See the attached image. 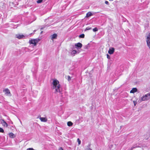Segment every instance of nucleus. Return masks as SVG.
<instances>
[{
    "label": "nucleus",
    "mask_w": 150,
    "mask_h": 150,
    "mask_svg": "<svg viewBox=\"0 0 150 150\" xmlns=\"http://www.w3.org/2000/svg\"><path fill=\"white\" fill-rule=\"evenodd\" d=\"M53 88L55 89V93L59 92L61 93L62 89L60 87V85L59 84V81L57 79L54 80L53 83Z\"/></svg>",
    "instance_id": "nucleus-1"
},
{
    "label": "nucleus",
    "mask_w": 150,
    "mask_h": 150,
    "mask_svg": "<svg viewBox=\"0 0 150 150\" xmlns=\"http://www.w3.org/2000/svg\"><path fill=\"white\" fill-rule=\"evenodd\" d=\"M141 101H146L150 99V93L145 94L140 98Z\"/></svg>",
    "instance_id": "nucleus-2"
},
{
    "label": "nucleus",
    "mask_w": 150,
    "mask_h": 150,
    "mask_svg": "<svg viewBox=\"0 0 150 150\" xmlns=\"http://www.w3.org/2000/svg\"><path fill=\"white\" fill-rule=\"evenodd\" d=\"M145 37L146 38V42L147 46L150 50V33H149L146 34Z\"/></svg>",
    "instance_id": "nucleus-3"
},
{
    "label": "nucleus",
    "mask_w": 150,
    "mask_h": 150,
    "mask_svg": "<svg viewBox=\"0 0 150 150\" xmlns=\"http://www.w3.org/2000/svg\"><path fill=\"white\" fill-rule=\"evenodd\" d=\"M40 39H35L33 40H31L29 41L30 44H33L34 46H35L37 43L40 41Z\"/></svg>",
    "instance_id": "nucleus-4"
},
{
    "label": "nucleus",
    "mask_w": 150,
    "mask_h": 150,
    "mask_svg": "<svg viewBox=\"0 0 150 150\" xmlns=\"http://www.w3.org/2000/svg\"><path fill=\"white\" fill-rule=\"evenodd\" d=\"M3 92L7 96H11L12 95L9 90L8 88H6L4 90Z\"/></svg>",
    "instance_id": "nucleus-5"
},
{
    "label": "nucleus",
    "mask_w": 150,
    "mask_h": 150,
    "mask_svg": "<svg viewBox=\"0 0 150 150\" xmlns=\"http://www.w3.org/2000/svg\"><path fill=\"white\" fill-rule=\"evenodd\" d=\"M82 46V44L80 42H78V43H76L75 44V48L78 50L80 49L81 48Z\"/></svg>",
    "instance_id": "nucleus-6"
},
{
    "label": "nucleus",
    "mask_w": 150,
    "mask_h": 150,
    "mask_svg": "<svg viewBox=\"0 0 150 150\" xmlns=\"http://www.w3.org/2000/svg\"><path fill=\"white\" fill-rule=\"evenodd\" d=\"M114 48L112 47L111 49H109L108 51V53L110 54H112L114 53Z\"/></svg>",
    "instance_id": "nucleus-7"
},
{
    "label": "nucleus",
    "mask_w": 150,
    "mask_h": 150,
    "mask_svg": "<svg viewBox=\"0 0 150 150\" xmlns=\"http://www.w3.org/2000/svg\"><path fill=\"white\" fill-rule=\"evenodd\" d=\"M25 37L24 35H22L17 34L16 35V37L19 39Z\"/></svg>",
    "instance_id": "nucleus-8"
},
{
    "label": "nucleus",
    "mask_w": 150,
    "mask_h": 150,
    "mask_svg": "<svg viewBox=\"0 0 150 150\" xmlns=\"http://www.w3.org/2000/svg\"><path fill=\"white\" fill-rule=\"evenodd\" d=\"M137 88H133L132 90L130 91V93H134L135 92H136L137 91Z\"/></svg>",
    "instance_id": "nucleus-9"
},
{
    "label": "nucleus",
    "mask_w": 150,
    "mask_h": 150,
    "mask_svg": "<svg viewBox=\"0 0 150 150\" xmlns=\"http://www.w3.org/2000/svg\"><path fill=\"white\" fill-rule=\"evenodd\" d=\"M57 37V35L56 33H54L51 35V39L52 40L54 39H56Z\"/></svg>",
    "instance_id": "nucleus-10"
},
{
    "label": "nucleus",
    "mask_w": 150,
    "mask_h": 150,
    "mask_svg": "<svg viewBox=\"0 0 150 150\" xmlns=\"http://www.w3.org/2000/svg\"><path fill=\"white\" fill-rule=\"evenodd\" d=\"M40 119L41 121L43 122H46L47 120V119L45 117H40Z\"/></svg>",
    "instance_id": "nucleus-11"
},
{
    "label": "nucleus",
    "mask_w": 150,
    "mask_h": 150,
    "mask_svg": "<svg viewBox=\"0 0 150 150\" xmlns=\"http://www.w3.org/2000/svg\"><path fill=\"white\" fill-rule=\"evenodd\" d=\"M10 137L11 138H14L15 137V135L12 132L10 133L9 134Z\"/></svg>",
    "instance_id": "nucleus-12"
},
{
    "label": "nucleus",
    "mask_w": 150,
    "mask_h": 150,
    "mask_svg": "<svg viewBox=\"0 0 150 150\" xmlns=\"http://www.w3.org/2000/svg\"><path fill=\"white\" fill-rule=\"evenodd\" d=\"M3 122L2 123V125L4 126H6V127H7L8 126V124L4 120H3Z\"/></svg>",
    "instance_id": "nucleus-13"
},
{
    "label": "nucleus",
    "mask_w": 150,
    "mask_h": 150,
    "mask_svg": "<svg viewBox=\"0 0 150 150\" xmlns=\"http://www.w3.org/2000/svg\"><path fill=\"white\" fill-rule=\"evenodd\" d=\"M92 15V14L91 12H88L86 14V17H88Z\"/></svg>",
    "instance_id": "nucleus-14"
},
{
    "label": "nucleus",
    "mask_w": 150,
    "mask_h": 150,
    "mask_svg": "<svg viewBox=\"0 0 150 150\" xmlns=\"http://www.w3.org/2000/svg\"><path fill=\"white\" fill-rule=\"evenodd\" d=\"M67 125L68 126L70 127V126H72L73 124L71 122L69 121L67 122Z\"/></svg>",
    "instance_id": "nucleus-15"
},
{
    "label": "nucleus",
    "mask_w": 150,
    "mask_h": 150,
    "mask_svg": "<svg viewBox=\"0 0 150 150\" xmlns=\"http://www.w3.org/2000/svg\"><path fill=\"white\" fill-rule=\"evenodd\" d=\"M85 35L84 34H82L80 35L79 37V38H84Z\"/></svg>",
    "instance_id": "nucleus-16"
},
{
    "label": "nucleus",
    "mask_w": 150,
    "mask_h": 150,
    "mask_svg": "<svg viewBox=\"0 0 150 150\" xmlns=\"http://www.w3.org/2000/svg\"><path fill=\"white\" fill-rule=\"evenodd\" d=\"M77 51H76V50H73V51H72L71 52V54L74 55L75 54L77 53Z\"/></svg>",
    "instance_id": "nucleus-17"
},
{
    "label": "nucleus",
    "mask_w": 150,
    "mask_h": 150,
    "mask_svg": "<svg viewBox=\"0 0 150 150\" xmlns=\"http://www.w3.org/2000/svg\"><path fill=\"white\" fill-rule=\"evenodd\" d=\"M93 31H94V32H96V31H98V28L96 27L94 28H93Z\"/></svg>",
    "instance_id": "nucleus-18"
},
{
    "label": "nucleus",
    "mask_w": 150,
    "mask_h": 150,
    "mask_svg": "<svg viewBox=\"0 0 150 150\" xmlns=\"http://www.w3.org/2000/svg\"><path fill=\"white\" fill-rule=\"evenodd\" d=\"M42 1V0H38L37 1V3H41Z\"/></svg>",
    "instance_id": "nucleus-19"
},
{
    "label": "nucleus",
    "mask_w": 150,
    "mask_h": 150,
    "mask_svg": "<svg viewBox=\"0 0 150 150\" xmlns=\"http://www.w3.org/2000/svg\"><path fill=\"white\" fill-rule=\"evenodd\" d=\"M4 132V130L2 128L0 127V132L3 133Z\"/></svg>",
    "instance_id": "nucleus-20"
},
{
    "label": "nucleus",
    "mask_w": 150,
    "mask_h": 150,
    "mask_svg": "<svg viewBox=\"0 0 150 150\" xmlns=\"http://www.w3.org/2000/svg\"><path fill=\"white\" fill-rule=\"evenodd\" d=\"M85 150H92V149L88 147V146L87 148Z\"/></svg>",
    "instance_id": "nucleus-21"
},
{
    "label": "nucleus",
    "mask_w": 150,
    "mask_h": 150,
    "mask_svg": "<svg viewBox=\"0 0 150 150\" xmlns=\"http://www.w3.org/2000/svg\"><path fill=\"white\" fill-rule=\"evenodd\" d=\"M77 141H78V142L79 144H81V141L79 140V139L78 138L77 139Z\"/></svg>",
    "instance_id": "nucleus-22"
},
{
    "label": "nucleus",
    "mask_w": 150,
    "mask_h": 150,
    "mask_svg": "<svg viewBox=\"0 0 150 150\" xmlns=\"http://www.w3.org/2000/svg\"><path fill=\"white\" fill-rule=\"evenodd\" d=\"M91 29V28H90V27H87L86 29V30H90V29Z\"/></svg>",
    "instance_id": "nucleus-23"
},
{
    "label": "nucleus",
    "mask_w": 150,
    "mask_h": 150,
    "mask_svg": "<svg viewBox=\"0 0 150 150\" xmlns=\"http://www.w3.org/2000/svg\"><path fill=\"white\" fill-rule=\"evenodd\" d=\"M105 3L106 4L108 5H109V2H108V1H105Z\"/></svg>",
    "instance_id": "nucleus-24"
},
{
    "label": "nucleus",
    "mask_w": 150,
    "mask_h": 150,
    "mask_svg": "<svg viewBox=\"0 0 150 150\" xmlns=\"http://www.w3.org/2000/svg\"><path fill=\"white\" fill-rule=\"evenodd\" d=\"M34 149L33 148H29L27 149V150H34Z\"/></svg>",
    "instance_id": "nucleus-25"
},
{
    "label": "nucleus",
    "mask_w": 150,
    "mask_h": 150,
    "mask_svg": "<svg viewBox=\"0 0 150 150\" xmlns=\"http://www.w3.org/2000/svg\"><path fill=\"white\" fill-rule=\"evenodd\" d=\"M137 146H135V145H134L133 146H132V147L131 148V149H133L134 148H135Z\"/></svg>",
    "instance_id": "nucleus-26"
},
{
    "label": "nucleus",
    "mask_w": 150,
    "mask_h": 150,
    "mask_svg": "<svg viewBox=\"0 0 150 150\" xmlns=\"http://www.w3.org/2000/svg\"><path fill=\"white\" fill-rule=\"evenodd\" d=\"M70 80H71V77L69 76H68V81H69Z\"/></svg>",
    "instance_id": "nucleus-27"
},
{
    "label": "nucleus",
    "mask_w": 150,
    "mask_h": 150,
    "mask_svg": "<svg viewBox=\"0 0 150 150\" xmlns=\"http://www.w3.org/2000/svg\"><path fill=\"white\" fill-rule=\"evenodd\" d=\"M133 103H134V105L135 106L136 105V104H137V102L135 101H133Z\"/></svg>",
    "instance_id": "nucleus-28"
},
{
    "label": "nucleus",
    "mask_w": 150,
    "mask_h": 150,
    "mask_svg": "<svg viewBox=\"0 0 150 150\" xmlns=\"http://www.w3.org/2000/svg\"><path fill=\"white\" fill-rule=\"evenodd\" d=\"M107 58L108 59H110V56L108 54H107Z\"/></svg>",
    "instance_id": "nucleus-29"
},
{
    "label": "nucleus",
    "mask_w": 150,
    "mask_h": 150,
    "mask_svg": "<svg viewBox=\"0 0 150 150\" xmlns=\"http://www.w3.org/2000/svg\"><path fill=\"white\" fill-rule=\"evenodd\" d=\"M59 150H64V149L62 147H60L59 148Z\"/></svg>",
    "instance_id": "nucleus-30"
},
{
    "label": "nucleus",
    "mask_w": 150,
    "mask_h": 150,
    "mask_svg": "<svg viewBox=\"0 0 150 150\" xmlns=\"http://www.w3.org/2000/svg\"><path fill=\"white\" fill-rule=\"evenodd\" d=\"M43 28H41V30H43Z\"/></svg>",
    "instance_id": "nucleus-31"
},
{
    "label": "nucleus",
    "mask_w": 150,
    "mask_h": 150,
    "mask_svg": "<svg viewBox=\"0 0 150 150\" xmlns=\"http://www.w3.org/2000/svg\"><path fill=\"white\" fill-rule=\"evenodd\" d=\"M42 31L40 33L41 34L42 33Z\"/></svg>",
    "instance_id": "nucleus-32"
},
{
    "label": "nucleus",
    "mask_w": 150,
    "mask_h": 150,
    "mask_svg": "<svg viewBox=\"0 0 150 150\" xmlns=\"http://www.w3.org/2000/svg\"><path fill=\"white\" fill-rule=\"evenodd\" d=\"M112 145H111V147H112Z\"/></svg>",
    "instance_id": "nucleus-33"
},
{
    "label": "nucleus",
    "mask_w": 150,
    "mask_h": 150,
    "mask_svg": "<svg viewBox=\"0 0 150 150\" xmlns=\"http://www.w3.org/2000/svg\"><path fill=\"white\" fill-rule=\"evenodd\" d=\"M35 31H36L35 30H34V32H35Z\"/></svg>",
    "instance_id": "nucleus-34"
}]
</instances>
